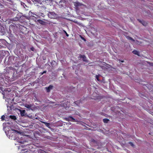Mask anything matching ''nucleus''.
Segmentation results:
<instances>
[{"label":"nucleus","instance_id":"1","mask_svg":"<svg viewBox=\"0 0 153 153\" xmlns=\"http://www.w3.org/2000/svg\"><path fill=\"white\" fill-rule=\"evenodd\" d=\"M13 71H15V68H13L12 67H7L5 69H4V73L7 74H9L10 76L11 75H12L13 72Z\"/></svg>","mask_w":153,"mask_h":153},{"label":"nucleus","instance_id":"2","mask_svg":"<svg viewBox=\"0 0 153 153\" xmlns=\"http://www.w3.org/2000/svg\"><path fill=\"white\" fill-rule=\"evenodd\" d=\"M12 131H13L11 132V131L10 130L8 131V134L9 136V138L12 139H14L15 138V132H17L18 131L14 129H13L12 130Z\"/></svg>","mask_w":153,"mask_h":153},{"label":"nucleus","instance_id":"3","mask_svg":"<svg viewBox=\"0 0 153 153\" xmlns=\"http://www.w3.org/2000/svg\"><path fill=\"white\" fill-rule=\"evenodd\" d=\"M18 76L17 75V71L15 69V71H13V74L11 75L10 76H8L9 78H11L13 80L16 79L18 78Z\"/></svg>","mask_w":153,"mask_h":153},{"label":"nucleus","instance_id":"4","mask_svg":"<svg viewBox=\"0 0 153 153\" xmlns=\"http://www.w3.org/2000/svg\"><path fill=\"white\" fill-rule=\"evenodd\" d=\"M14 58L13 56H10L8 58V64H12L14 63L15 62L13 61Z\"/></svg>","mask_w":153,"mask_h":153},{"label":"nucleus","instance_id":"5","mask_svg":"<svg viewBox=\"0 0 153 153\" xmlns=\"http://www.w3.org/2000/svg\"><path fill=\"white\" fill-rule=\"evenodd\" d=\"M48 17L51 19L55 18L56 17V14L53 12H49L48 14Z\"/></svg>","mask_w":153,"mask_h":153},{"label":"nucleus","instance_id":"6","mask_svg":"<svg viewBox=\"0 0 153 153\" xmlns=\"http://www.w3.org/2000/svg\"><path fill=\"white\" fill-rule=\"evenodd\" d=\"M146 87H144V88L146 89V88L148 89L149 91H152L153 88V86L152 85L150 84H146L145 85Z\"/></svg>","mask_w":153,"mask_h":153},{"label":"nucleus","instance_id":"7","mask_svg":"<svg viewBox=\"0 0 153 153\" xmlns=\"http://www.w3.org/2000/svg\"><path fill=\"white\" fill-rule=\"evenodd\" d=\"M81 58L82 59V61L83 62H88V61L86 59V57L85 55H82L81 54H79V56L78 57V58L79 59Z\"/></svg>","mask_w":153,"mask_h":153},{"label":"nucleus","instance_id":"8","mask_svg":"<svg viewBox=\"0 0 153 153\" xmlns=\"http://www.w3.org/2000/svg\"><path fill=\"white\" fill-rule=\"evenodd\" d=\"M53 86L52 85H50L48 87H45V88L46 89V91L48 92H49L52 89Z\"/></svg>","mask_w":153,"mask_h":153},{"label":"nucleus","instance_id":"9","mask_svg":"<svg viewBox=\"0 0 153 153\" xmlns=\"http://www.w3.org/2000/svg\"><path fill=\"white\" fill-rule=\"evenodd\" d=\"M33 104H25V107L28 108L29 109L32 110V109L31 108L33 107Z\"/></svg>","mask_w":153,"mask_h":153},{"label":"nucleus","instance_id":"10","mask_svg":"<svg viewBox=\"0 0 153 153\" xmlns=\"http://www.w3.org/2000/svg\"><path fill=\"white\" fill-rule=\"evenodd\" d=\"M66 120L71 121H74L75 120L71 116H69L68 118H66Z\"/></svg>","mask_w":153,"mask_h":153},{"label":"nucleus","instance_id":"11","mask_svg":"<svg viewBox=\"0 0 153 153\" xmlns=\"http://www.w3.org/2000/svg\"><path fill=\"white\" fill-rule=\"evenodd\" d=\"M3 76H4L3 74H0V81L1 82L4 81V80Z\"/></svg>","mask_w":153,"mask_h":153},{"label":"nucleus","instance_id":"12","mask_svg":"<svg viewBox=\"0 0 153 153\" xmlns=\"http://www.w3.org/2000/svg\"><path fill=\"white\" fill-rule=\"evenodd\" d=\"M132 52L133 53V54L135 55H137L138 56H139V52H138L136 50H134L132 51Z\"/></svg>","mask_w":153,"mask_h":153},{"label":"nucleus","instance_id":"13","mask_svg":"<svg viewBox=\"0 0 153 153\" xmlns=\"http://www.w3.org/2000/svg\"><path fill=\"white\" fill-rule=\"evenodd\" d=\"M74 5L76 7H77L81 6V4L80 3L78 2H76L74 3Z\"/></svg>","mask_w":153,"mask_h":153},{"label":"nucleus","instance_id":"14","mask_svg":"<svg viewBox=\"0 0 153 153\" xmlns=\"http://www.w3.org/2000/svg\"><path fill=\"white\" fill-rule=\"evenodd\" d=\"M38 22L41 25H45V22L41 20H38Z\"/></svg>","mask_w":153,"mask_h":153},{"label":"nucleus","instance_id":"15","mask_svg":"<svg viewBox=\"0 0 153 153\" xmlns=\"http://www.w3.org/2000/svg\"><path fill=\"white\" fill-rule=\"evenodd\" d=\"M10 117L11 119L13 120H16V116L14 115H10Z\"/></svg>","mask_w":153,"mask_h":153},{"label":"nucleus","instance_id":"16","mask_svg":"<svg viewBox=\"0 0 153 153\" xmlns=\"http://www.w3.org/2000/svg\"><path fill=\"white\" fill-rule=\"evenodd\" d=\"M103 122L105 123H107L109 121V120L107 118H105L103 120Z\"/></svg>","mask_w":153,"mask_h":153},{"label":"nucleus","instance_id":"17","mask_svg":"<svg viewBox=\"0 0 153 153\" xmlns=\"http://www.w3.org/2000/svg\"><path fill=\"white\" fill-rule=\"evenodd\" d=\"M42 123H44L45 125V126H47V127H48L50 125V123H47L44 122H42Z\"/></svg>","mask_w":153,"mask_h":153},{"label":"nucleus","instance_id":"18","mask_svg":"<svg viewBox=\"0 0 153 153\" xmlns=\"http://www.w3.org/2000/svg\"><path fill=\"white\" fill-rule=\"evenodd\" d=\"M144 26L146 25V23L143 21H140L139 20Z\"/></svg>","mask_w":153,"mask_h":153},{"label":"nucleus","instance_id":"19","mask_svg":"<svg viewBox=\"0 0 153 153\" xmlns=\"http://www.w3.org/2000/svg\"><path fill=\"white\" fill-rule=\"evenodd\" d=\"M127 38L128 39L131 40L133 42H134V40L130 36H127Z\"/></svg>","mask_w":153,"mask_h":153},{"label":"nucleus","instance_id":"20","mask_svg":"<svg viewBox=\"0 0 153 153\" xmlns=\"http://www.w3.org/2000/svg\"><path fill=\"white\" fill-rule=\"evenodd\" d=\"M56 3L57 4H60L61 0H55Z\"/></svg>","mask_w":153,"mask_h":153},{"label":"nucleus","instance_id":"21","mask_svg":"<svg viewBox=\"0 0 153 153\" xmlns=\"http://www.w3.org/2000/svg\"><path fill=\"white\" fill-rule=\"evenodd\" d=\"M5 118V116L4 115H3L1 117V119L2 120H4V118Z\"/></svg>","mask_w":153,"mask_h":153},{"label":"nucleus","instance_id":"22","mask_svg":"<svg viewBox=\"0 0 153 153\" xmlns=\"http://www.w3.org/2000/svg\"><path fill=\"white\" fill-rule=\"evenodd\" d=\"M96 78L97 79L98 81H100V79H99V76L98 75H96Z\"/></svg>","mask_w":153,"mask_h":153},{"label":"nucleus","instance_id":"23","mask_svg":"<svg viewBox=\"0 0 153 153\" xmlns=\"http://www.w3.org/2000/svg\"><path fill=\"white\" fill-rule=\"evenodd\" d=\"M129 144H130L131 146H134V144H133V143L132 142H129Z\"/></svg>","mask_w":153,"mask_h":153},{"label":"nucleus","instance_id":"24","mask_svg":"<svg viewBox=\"0 0 153 153\" xmlns=\"http://www.w3.org/2000/svg\"><path fill=\"white\" fill-rule=\"evenodd\" d=\"M80 37H81V38L82 39H83V40H84V41H86V40L82 36H80Z\"/></svg>","mask_w":153,"mask_h":153},{"label":"nucleus","instance_id":"25","mask_svg":"<svg viewBox=\"0 0 153 153\" xmlns=\"http://www.w3.org/2000/svg\"><path fill=\"white\" fill-rule=\"evenodd\" d=\"M64 32L65 33L66 35L67 36H68L69 35L66 32V31H64Z\"/></svg>","mask_w":153,"mask_h":153},{"label":"nucleus","instance_id":"26","mask_svg":"<svg viewBox=\"0 0 153 153\" xmlns=\"http://www.w3.org/2000/svg\"><path fill=\"white\" fill-rule=\"evenodd\" d=\"M30 50L33 51H34V48H33V47H32V48H30Z\"/></svg>","mask_w":153,"mask_h":153},{"label":"nucleus","instance_id":"27","mask_svg":"<svg viewBox=\"0 0 153 153\" xmlns=\"http://www.w3.org/2000/svg\"><path fill=\"white\" fill-rule=\"evenodd\" d=\"M119 61L121 62H124V60H120V59L119 60Z\"/></svg>","mask_w":153,"mask_h":153},{"label":"nucleus","instance_id":"28","mask_svg":"<svg viewBox=\"0 0 153 153\" xmlns=\"http://www.w3.org/2000/svg\"><path fill=\"white\" fill-rule=\"evenodd\" d=\"M47 72V71H44L42 72H43V73L44 74H45V73H46Z\"/></svg>","mask_w":153,"mask_h":153},{"label":"nucleus","instance_id":"29","mask_svg":"<svg viewBox=\"0 0 153 153\" xmlns=\"http://www.w3.org/2000/svg\"><path fill=\"white\" fill-rule=\"evenodd\" d=\"M139 95L142 97V94L141 93H139Z\"/></svg>","mask_w":153,"mask_h":153},{"label":"nucleus","instance_id":"30","mask_svg":"<svg viewBox=\"0 0 153 153\" xmlns=\"http://www.w3.org/2000/svg\"><path fill=\"white\" fill-rule=\"evenodd\" d=\"M40 74V75H42L43 74V72H41Z\"/></svg>","mask_w":153,"mask_h":153},{"label":"nucleus","instance_id":"31","mask_svg":"<svg viewBox=\"0 0 153 153\" xmlns=\"http://www.w3.org/2000/svg\"><path fill=\"white\" fill-rule=\"evenodd\" d=\"M150 65L152 66H153V63H150Z\"/></svg>","mask_w":153,"mask_h":153},{"label":"nucleus","instance_id":"32","mask_svg":"<svg viewBox=\"0 0 153 153\" xmlns=\"http://www.w3.org/2000/svg\"><path fill=\"white\" fill-rule=\"evenodd\" d=\"M23 114V113H21V115H22V114Z\"/></svg>","mask_w":153,"mask_h":153},{"label":"nucleus","instance_id":"33","mask_svg":"<svg viewBox=\"0 0 153 153\" xmlns=\"http://www.w3.org/2000/svg\"><path fill=\"white\" fill-rule=\"evenodd\" d=\"M23 111V112H24L25 111H24H24Z\"/></svg>","mask_w":153,"mask_h":153}]
</instances>
